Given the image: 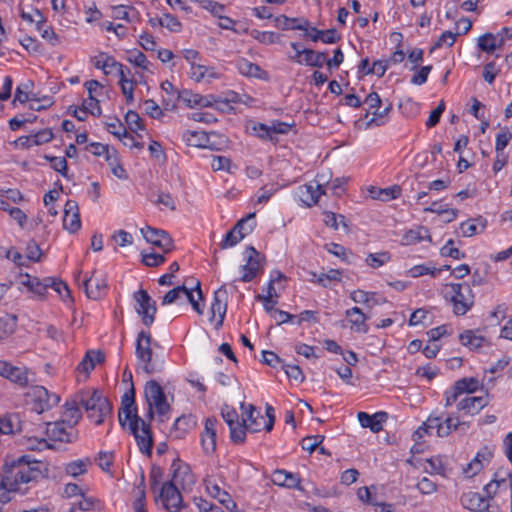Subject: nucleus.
Returning a JSON list of instances; mask_svg holds the SVG:
<instances>
[{"instance_id": "obj_47", "label": "nucleus", "mask_w": 512, "mask_h": 512, "mask_svg": "<svg viewBox=\"0 0 512 512\" xmlns=\"http://www.w3.org/2000/svg\"><path fill=\"white\" fill-rule=\"evenodd\" d=\"M512 140V131L509 127L505 126L500 129L495 137V151H502L508 146Z\"/></svg>"}, {"instance_id": "obj_39", "label": "nucleus", "mask_w": 512, "mask_h": 512, "mask_svg": "<svg viewBox=\"0 0 512 512\" xmlns=\"http://www.w3.org/2000/svg\"><path fill=\"white\" fill-rule=\"evenodd\" d=\"M312 279L311 282H315L318 285L328 288L331 285V282H340L342 278V271L339 269H330L326 273L317 274L315 272H311Z\"/></svg>"}, {"instance_id": "obj_48", "label": "nucleus", "mask_w": 512, "mask_h": 512, "mask_svg": "<svg viewBox=\"0 0 512 512\" xmlns=\"http://www.w3.org/2000/svg\"><path fill=\"white\" fill-rule=\"evenodd\" d=\"M391 259V255L387 251H383L380 253H371L366 257V263L371 268H379L389 262Z\"/></svg>"}, {"instance_id": "obj_46", "label": "nucleus", "mask_w": 512, "mask_h": 512, "mask_svg": "<svg viewBox=\"0 0 512 512\" xmlns=\"http://www.w3.org/2000/svg\"><path fill=\"white\" fill-rule=\"evenodd\" d=\"M5 378L20 386H25L28 383L27 371L22 367L11 365V369H9V372L6 374Z\"/></svg>"}, {"instance_id": "obj_15", "label": "nucleus", "mask_w": 512, "mask_h": 512, "mask_svg": "<svg viewBox=\"0 0 512 512\" xmlns=\"http://www.w3.org/2000/svg\"><path fill=\"white\" fill-rule=\"evenodd\" d=\"M227 290L225 285L221 286L214 292L213 301L210 307V321L215 322V327L219 328L223 324V320L226 314L227 303H226Z\"/></svg>"}, {"instance_id": "obj_5", "label": "nucleus", "mask_w": 512, "mask_h": 512, "mask_svg": "<svg viewBox=\"0 0 512 512\" xmlns=\"http://www.w3.org/2000/svg\"><path fill=\"white\" fill-rule=\"evenodd\" d=\"M452 295L450 304H452L453 313L457 316L465 315L474 305V294L468 283L450 284Z\"/></svg>"}, {"instance_id": "obj_64", "label": "nucleus", "mask_w": 512, "mask_h": 512, "mask_svg": "<svg viewBox=\"0 0 512 512\" xmlns=\"http://www.w3.org/2000/svg\"><path fill=\"white\" fill-rule=\"evenodd\" d=\"M45 281H48L49 288L55 290L62 298L70 297V290L65 282L51 277L45 278Z\"/></svg>"}, {"instance_id": "obj_53", "label": "nucleus", "mask_w": 512, "mask_h": 512, "mask_svg": "<svg viewBox=\"0 0 512 512\" xmlns=\"http://www.w3.org/2000/svg\"><path fill=\"white\" fill-rule=\"evenodd\" d=\"M88 464H90L89 459L73 461L66 465L65 471L67 474L77 477L86 473Z\"/></svg>"}, {"instance_id": "obj_45", "label": "nucleus", "mask_w": 512, "mask_h": 512, "mask_svg": "<svg viewBox=\"0 0 512 512\" xmlns=\"http://www.w3.org/2000/svg\"><path fill=\"white\" fill-rule=\"evenodd\" d=\"M471 27L472 22L469 18L463 17L457 20L455 23L454 32L450 31V47L456 41L457 36L466 34L470 31Z\"/></svg>"}, {"instance_id": "obj_28", "label": "nucleus", "mask_w": 512, "mask_h": 512, "mask_svg": "<svg viewBox=\"0 0 512 512\" xmlns=\"http://www.w3.org/2000/svg\"><path fill=\"white\" fill-rule=\"evenodd\" d=\"M506 36L502 34V30L494 35L493 33H485L479 36L477 40L478 48L487 54H492L496 49L503 45Z\"/></svg>"}, {"instance_id": "obj_34", "label": "nucleus", "mask_w": 512, "mask_h": 512, "mask_svg": "<svg viewBox=\"0 0 512 512\" xmlns=\"http://www.w3.org/2000/svg\"><path fill=\"white\" fill-rule=\"evenodd\" d=\"M216 136L215 133H206L204 131L186 130L182 134L183 140L189 146L193 147H210V137Z\"/></svg>"}, {"instance_id": "obj_29", "label": "nucleus", "mask_w": 512, "mask_h": 512, "mask_svg": "<svg viewBox=\"0 0 512 512\" xmlns=\"http://www.w3.org/2000/svg\"><path fill=\"white\" fill-rule=\"evenodd\" d=\"M345 316L350 323L352 331L357 333H367L369 330L366 320L368 317L358 307H353L345 312Z\"/></svg>"}, {"instance_id": "obj_33", "label": "nucleus", "mask_w": 512, "mask_h": 512, "mask_svg": "<svg viewBox=\"0 0 512 512\" xmlns=\"http://www.w3.org/2000/svg\"><path fill=\"white\" fill-rule=\"evenodd\" d=\"M236 65L238 71L244 76L254 77L261 80L269 79V74L267 71L263 70L259 65L246 60L245 58H240Z\"/></svg>"}, {"instance_id": "obj_18", "label": "nucleus", "mask_w": 512, "mask_h": 512, "mask_svg": "<svg viewBox=\"0 0 512 512\" xmlns=\"http://www.w3.org/2000/svg\"><path fill=\"white\" fill-rule=\"evenodd\" d=\"M141 232L147 242L159 247L164 253L170 252L173 249V241L166 231L148 226L142 228Z\"/></svg>"}, {"instance_id": "obj_63", "label": "nucleus", "mask_w": 512, "mask_h": 512, "mask_svg": "<svg viewBox=\"0 0 512 512\" xmlns=\"http://www.w3.org/2000/svg\"><path fill=\"white\" fill-rule=\"evenodd\" d=\"M125 121L132 131L144 130L142 119L136 111L129 110L125 115Z\"/></svg>"}, {"instance_id": "obj_32", "label": "nucleus", "mask_w": 512, "mask_h": 512, "mask_svg": "<svg viewBox=\"0 0 512 512\" xmlns=\"http://www.w3.org/2000/svg\"><path fill=\"white\" fill-rule=\"evenodd\" d=\"M271 481L273 484L286 488H297L300 487V478L297 474L287 472L286 470L277 469L273 472Z\"/></svg>"}, {"instance_id": "obj_37", "label": "nucleus", "mask_w": 512, "mask_h": 512, "mask_svg": "<svg viewBox=\"0 0 512 512\" xmlns=\"http://www.w3.org/2000/svg\"><path fill=\"white\" fill-rule=\"evenodd\" d=\"M480 387V382L475 377H464L454 384V393L453 397L456 399L463 393H467V395H471L476 392Z\"/></svg>"}, {"instance_id": "obj_1", "label": "nucleus", "mask_w": 512, "mask_h": 512, "mask_svg": "<svg viewBox=\"0 0 512 512\" xmlns=\"http://www.w3.org/2000/svg\"><path fill=\"white\" fill-rule=\"evenodd\" d=\"M41 476L38 461H31L28 455H23L10 464L6 463L3 470V484L11 490H19L21 484L36 481Z\"/></svg>"}, {"instance_id": "obj_2", "label": "nucleus", "mask_w": 512, "mask_h": 512, "mask_svg": "<svg viewBox=\"0 0 512 512\" xmlns=\"http://www.w3.org/2000/svg\"><path fill=\"white\" fill-rule=\"evenodd\" d=\"M82 394L83 407L88 418L94 421L96 425L103 424L112 413V404L108 398L104 397L98 390H82Z\"/></svg>"}, {"instance_id": "obj_50", "label": "nucleus", "mask_w": 512, "mask_h": 512, "mask_svg": "<svg viewBox=\"0 0 512 512\" xmlns=\"http://www.w3.org/2000/svg\"><path fill=\"white\" fill-rule=\"evenodd\" d=\"M44 159L47 160L51 167L63 177L68 178V165L65 157H56L50 155H44Z\"/></svg>"}, {"instance_id": "obj_38", "label": "nucleus", "mask_w": 512, "mask_h": 512, "mask_svg": "<svg viewBox=\"0 0 512 512\" xmlns=\"http://www.w3.org/2000/svg\"><path fill=\"white\" fill-rule=\"evenodd\" d=\"M104 354L101 351H88L82 361L77 366L78 372H84L87 377L89 373L95 368V364L104 361Z\"/></svg>"}, {"instance_id": "obj_30", "label": "nucleus", "mask_w": 512, "mask_h": 512, "mask_svg": "<svg viewBox=\"0 0 512 512\" xmlns=\"http://www.w3.org/2000/svg\"><path fill=\"white\" fill-rule=\"evenodd\" d=\"M196 426V420L191 415H182L178 417L170 431V437L183 439L190 430Z\"/></svg>"}, {"instance_id": "obj_52", "label": "nucleus", "mask_w": 512, "mask_h": 512, "mask_svg": "<svg viewBox=\"0 0 512 512\" xmlns=\"http://www.w3.org/2000/svg\"><path fill=\"white\" fill-rule=\"evenodd\" d=\"M375 293L366 292L364 290H355L351 292L350 298L355 303H362L368 306H373L377 304V301L374 299Z\"/></svg>"}, {"instance_id": "obj_27", "label": "nucleus", "mask_w": 512, "mask_h": 512, "mask_svg": "<svg viewBox=\"0 0 512 512\" xmlns=\"http://www.w3.org/2000/svg\"><path fill=\"white\" fill-rule=\"evenodd\" d=\"M84 287L86 295L90 299L96 300L105 294L107 290V283L105 278L93 273L90 278L84 280Z\"/></svg>"}, {"instance_id": "obj_26", "label": "nucleus", "mask_w": 512, "mask_h": 512, "mask_svg": "<svg viewBox=\"0 0 512 512\" xmlns=\"http://www.w3.org/2000/svg\"><path fill=\"white\" fill-rule=\"evenodd\" d=\"M324 184L317 181L316 185L305 184L299 188V196L301 201L308 207L315 205L320 196L325 193Z\"/></svg>"}, {"instance_id": "obj_58", "label": "nucleus", "mask_w": 512, "mask_h": 512, "mask_svg": "<svg viewBox=\"0 0 512 512\" xmlns=\"http://www.w3.org/2000/svg\"><path fill=\"white\" fill-rule=\"evenodd\" d=\"M201 8L209 11L215 17H221V14L224 12V5L213 1V0H200L197 1Z\"/></svg>"}, {"instance_id": "obj_10", "label": "nucleus", "mask_w": 512, "mask_h": 512, "mask_svg": "<svg viewBox=\"0 0 512 512\" xmlns=\"http://www.w3.org/2000/svg\"><path fill=\"white\" fill-rule=\"evenodd\" d=\"M492 458V450L487 446L482 447L473 459L462 468V474L466 478H473L490 464Z\"/></svg>"}, {"instance_id": "obj_3", "label": "nucleus", "mask_w": 512, "mask_h": 512, "mask_svg": "<svg viewBox=\"0 0 512 512\" xmlns=\"http://www.w3.org/2000/svg\"><path fill=\"white\" fill-rule=\"evenodd\" d=\"M152 337L146 331H140L136 339L135 354L138 364L146 374L161 372L164 369V360L157 357L153 359Z\"/></svg>"}, {"instance_id": "obj_57", "label": "nucleus", "mask_w": 512, "mask_h": 512, "mask_svg": "<svg viewBox=\"0 0 512 512\" xmlns=\"http://www.w3.org/2000/svg\"><path fill=\"white\" fill-rule=\"evenodd\" d=\"M63 227L70 233H75L81 228L80 214H67L63 217Z\"/></svg>"}, {"instance_id": "obj_31", "label": "nucleus", "mask_w": 512, "mask_h": 512, "mask_svg": "<svg viewBox=\"0 0 512 512\" xmlns=\"http://www.w3.org/2000/svg\"><path fill=\"white\" fill-rule=\"evenodd\" d=\"M459 341L469 350H478L487 342L486 338L477 329L464 330L459 334Z\"/></svg>"}, {"instance_id": "obj_6", "label": "nucleus", "mask_w": 512, "mask_h": 512, "mask_svg": "<svg viewBox=\"0 0 512 512\" xmlns=\"http://www.w3.org/2000/svg\"><path fill=\"white\" fill-rule=\"evenodd\" d=\"M433 432L438 437H445L448 435V417L443 418L442 416L430 415L428 419L413 433V440L415 445L412 447V451L419 453L421 451L419 447V441L424 437L425 434L432 435Z\"/></svg>"}, {"instance_id": "obj_19", "label": "nucleus", "mask_w": 512, "mask_h": 512, "mask_svg": "<svg viewBox=\"0 0 512 512\" xmlns=\"http://www.w3.org/2000/svg\"><path fill=\"white\" fill-rule=\"evenodd\" d=\"M488 403L489 401L486 395H467L458 402L457 409L464 415L473 416L478 414L484 407L488 405Z\"/></svg>"}, {"instance_id": "obj_4", "label": "nucleus", "mask_w": 512, "mask_h": 512, "mask_svg": "<svg viewBox=\"0 0 512 512\" xmlns=\"http://www.w3.org/2000/svg\"><path fill=\"white\" fill-rule=\"evenodd\" d=\"M144 394L149 406V416L153 417V409H155L161 421H163V417L170 411V405L167 402L163 388L156 380H150L145 385Z\"/></svg>"}, {"instance_id": "obj_55", "label": "nucleus", "mask_w": 512, "mask_h": 512, "mask_svg": "<svg viewBox=\"0 0 512 512\" xmlns=\"http://www.w3.org/2000/svg\"><path fill=\"white\" fill-rule=\"evenodd\" d=\"M177 100L184 102L187 107L193 108L198 106L200 94L193 93L190 90H183L177 94Z\"/></svg>"}, {"instance_id": "obj_51", "label": "nucleus", "mask_w": 512, "mask_h": 512, "mask_svg": "<svg viewBox=\"0 0 512 512\" xmlns=\"http://www.w3.org/2000/svg\"><path fill=\"white\" fill-rule=\"evenodd\" d=\"M427 232L428 231L422 227L409 230L404 234L403 242L406 245H412L421 242L423 239L427 237Z\"/></svg>"}, {"instance_id": "obj_24", "label": "nucleus", "mask_w": 512, "mask_h": 512, "mask_svg": "<svg viewBox=\"0 0 512 512\" xmlns=\"http://www.w3.org/2000/svg\"><path fill=\"white\" fill-rule=\"evenodd\" d=\"M357 418L363 428H369L373 433L383 429V423L387 420L388 414L384 411L369 415L366 412H359Z\"/></svg>"}, {"instance_id": "obj_16", "label": "nucleus", "mask_w": 512, "mask_h": 512, "mask_svg": "<svg viewBox=\"0 0 512 512\" xmlns=\"http://www.w3.org/2000/svg\"><path fill=\"white\" fill-rule=\"evenodd\" d=\"M83 406V394L82 390L74 394L64 404L63 420L68 426L75 427L79 420L82 418V412L80 407Z\"/></svg>"}, {"instance_id": "obj_44", "label": "nucleus", "mask_w": 512, "mask_h": 512, "mask_svg": "<svg viewBox=\"0 0 512 512\" xmlns=\"http://www.w3.org/2000/svg\"><path fill=\"white\" fill-rule=\"evenodd\" d=\"M206 76L208 77H216V73L213 68H210L205 65L193 63L190 69V77L196 82L202 81Z\"/></svg>"}, {"instance_id": "obj_9", "label": "nucleus", "mask_w": 512, "mask_h": 512, "mask_svg": "<svg viewBox=\"0 0 512 512\" xmlns=\"http://www.w3.org/2000/svg\"><path fill=\"white\" fill-rule=\"evenodd\" d=\"M460 502L465 509L472 512H502L496 502L489 501V499H486L478 492L469 491L463 493Z\"/></svg>"}, {"instance_id": "obj_11", "label": "nucleus", "mask_w": 512, "mask_h": 512, "mask_svg": "<svg viewBox=\"0 0 512 512\" xmlns=\"http://www.w3.org/2000/svg\"><path fill=\"white\" fill-rule=\"evenodd\" d=\"M160 498L164 507L173 512H179L183 506L182 495L173 480L162 484L160 489Z\"/></svg>"}, {"instance_id": "obj_8", "label": "nucleus", "mask_w": 512, "mask_h": 512, "mask_svg": "<svg viewBox=\"0 0 512 512\" xmlns=\"http://www.w3.org/2000/svg\"><path fill=\"white\" fill-rule=\"evenodd\" d=\"M129 429L136 439L139 450L143 454L151 456L153 438L150 431V425L145 423V421L135 414L134 419L129 424Z\"/></svg>"}, {"instance_id": "obj_7", "label": "nucleus", "mask_w": 512, "mask_h": 512, "mask_svg": "<svg viewBox=\"0 0 512 512\" xmlns=\"http://www.w3.org/2000/svg\"><path fill=\"white\" fill-rule=\"evenodd\" d=\"M136 302L135 311L140 316L142 323L150 327L155 321L157 312L156 302L150 297L148 292L140 289L133 294Z\"/></svg>"}, {"instance_id": "obj_14", "label": "nucleus", "mask_w": 512, "mask_h": 512, "mask_svg": "<svg viewBox=\"0 0 512 512\" xmlns=\"http://www.w3.org/2000/svg\"><path fill=\"white\" fill-rule=\"evenodd\" d=\"M254 217L255 213H250L245 218L240 219L225 235L224 239L220 243L221 249L235 246L245 237L246 234L251 232L253 230V226H249V229H245V224Z\"/></svg>"}, {"instance_id": "obj_22", "label": "nucleus", "mask_w": 512, "mask_h": 512, "mask_svg": "<svg viewBox=\"0 0 512 512\" xmlns=\"http://www.w3.org/2000/svg\"><path fill=\"white\" fill-rule=\"evenodd\" d=\"M487 224L488 221L483 216L470 218L460 223L457 234L463 237H472L483 233L487 227Z\"/></svg>"}, {"instance_id": "obj_42", "label": "nucleus", "mask_w": 512, "mask_h": 512, "mask_svg": "<svg viewBox=\"0 0 512 512\" xmlns=\"http://www.w3.org/2000/svg\"><path fill=\"white\" fill-rule=\"evenodd\" d=\"M17 320L18 318L15 314H6L0 317V340L14 332Z\"/></svg>"}, {"instance_id": "obj_35", "label": "nucleus", "mask_w": 512, "mask_h": 512, "mask_svg": "<svg viewBox=\"0 0 512 512\" xmlns=\"http://www.w3.org/2000/svg\"><path fill=\"white\" fill-rule=\"evenodd\" d=\"M275 26L282 30H303L307 31L309 28V21L305 18H290L285 15L277 16L275 19Z\"/></svg>"}, {"instance_id": "obj_13", "label": "nucleus", "mask_w": 512, "mask_h": 512, "mask_svg": "<svg viewBox=\"0 0 512 512\" xmlns=\"http://www.w3.org/2000/svg\"><path fill=\"white\" fill-rule=\"evenodd\" d=\"M60 401V396L50 393L45 387L37 386L33 390L32 410L37 414H41L55 407Z\"/></svg>"}, {"instance_id": "obj_40", "label": "nucleus", "mask_w": 512, "mask_h": 512, "mask_svg": "<svg viewBox=\"0 0 512 512\" xmlns=\"http://www.w3.org/2000/svg\"><path fill=\"white\" fill-rule=\"evenodd\" d=\"M245 414L247 416L245 420L246 429H248V432H259L262 429V426H265L264 417L259 412H256V409L253 405L248 406V411H245Z\"/></svg>"}, {"instance_id": "obj_12", "label": "nucleus", "mask_w": 512, "mask_h": 512, "mask_svg": "<svg viewBox=\"0 0 512 512\" xmlns=\"http://www.w3.org/2000/svg\"><path fill=\"white\" fill-rule=\"evenodd\" d=\"M65 421H56L53 423H46L45 434L47 438L51 441H60L71 443L77 438V431L68 426Z\"/></svg>"}, {"instance_id": "obj_25", "label": "nucleus", "mask_w": 512, "mask_h": 512, "mask_svg": "<svg viewBox=\"0 0 512 512\" xmlns=\"http://www.w3.org/2000/svg\"><path fill=\"white\" fill-rule=\"evenodd\" d=\"M26 430L24 422L18 413H11L0 418V434H14Z\"/></svg>"}, {"instance_id": "obj_59", "label": "nucleus", "mask_w": 512, "mask_h": 512, "mask_svg": "<svg viewBox=\"0 0 512 512\" xmlns=\"http://www.w3.org/2000/svg\"><path fill=\"white\" fill-rule=\"evenodd\" d=\"M160 26L169 29L170 31L177 32L181 29L180 21L172 14H164L163 17L157 20Z\"/></svg>"}, {"instance_id": "obj_17", "label": "nucleus", "mask_w": 512, "mask_h": 512, "mask_svg": "<svg viewBox=\"0 0 512 512\" xmlns=\"http://www.w3.org/2000/svg\"><path fill=\"white\" fill-rule=\"evenodd\" d=\"M247 262L241 267L242 276L240 281L249 282L253 280L262 269L259 252L253 247L249 246L246 249Z\"/></svg>"}, {"instance_id": "obj_21", "label": "nucleus", "mask_w": 512, "mask_h": 512, "mask_svg": "<svg viewBox=\"0 0 512 512\" xmlns=\"http://www.w3.org/2000/svg\"><path fill=\"white\" fill-rule=\"evenodd\" d=\"M135 404V390L132 386L130 391L125 393L122 397V406L118 413V419L120 425L124 428L126 426V422L129 421V424L134 419V415L137 414Z\"/></svg>"}, {"instance_id": "obj_43", "label": "nucleus", "mask_w": 512, "mask_h": 512, "mask_svg": "<svg viewBox=\"0 0 512 512\" xmlns=\"http://www.w3.org/2000/svg\"><path fill=\"white\" fill-rule=\"evenodd\" d=\"M184 295H187V287L184 285L177 286L171 290H169L162 298V305H170L173 303H178L181 300H184Z\"/></svg>"}, {"instance_id": "obj_23", "label": "nucleus", "mask_w": 512, "mask_h": 512, "mask_svg": "<svg viewBox=\"0 0 512 512\" xmlns=\"http://www.w3.org/2000/svg\"><path fill=\"white\" fill-rule=\"evenodd\" d=\"M216 424L217 419L207 418L205 420L204 431L201 435V445L206 454H211L216 450Z\"/></svg>"}, {"instance_id": "obj_54", "label": "nucleus", "mask_w": 512, "mask_h": 512, "mask_svg": "<svg viewBox=\"0 0 512 512\" xmlns=\"http://www.w3.org/2000/svg\"><path fill=\"white\" fill-rule=\"evenodd\" d=\"M85 87L89 93L90 104L92 105V103H94L97 108V113L91 110V114L94 116H100L101 108L99 101L93 96V94L101 87L100 83L97 80H89L85 83Z\"/></svg>"}, {"instance_id": "obj_60", "label": "nucleus", "mask_w": 512, "mask_h": 512, "mask_svg": "<svg viewBox=\"0 0 512 512\" xmlns=\"http://www.w3.org/2000/svg\"><path fill=\"white\" fill-rule=\"evenodd\" d=\"M324 439L325 437L323 435L307 436L302 439L301 447L303 450H307L312 453L319 447Z\"/></svg>"}, {"instance_id": "obj_49", "label": "nucleus", "mask_w": 512, "mask_h": 512, "mask_svg": "<svg viewBox=\"0 0 512 512\" xmlns=\"http://www.w3.org/2000/svg\"><path fill=\"white\" fill-rule=\"evenodd\" d=\"M230 430V438L232 442L236 444H242L245 441L246 432V420L243 419L242 422H238L236 425L229 428Z\"/></svg>"}, {"instance_id": "obj_20", "label": "nucleus", "mask_w": 512, "mask_h": 512, "mask_svg": "<svg viewBox=\"0 0 512 512\" xmlns=\"http://www.w3.org/2000/svg\"><path fill=\"white\" fill-rule=\"evenodd\" d=\"M172 479L175 484H181L182 488L192 486L195 483V477L192 474L190 467L184 464L180 459H175L171 465Z\"/></svg>"}, {"instance_id": "obj_62", "label": "nucleus", "mask_w": 512, "mask_h": 512, "mask_svg": "<svg viewBox=\"0 0 512 512\" xmlns=\"http://www.w3.org/2000/svg\"><path fill=\"white\" fill-rule=\"evenodd\" d=\"M326 247L329 253L340 258L348 264L351 263L350 259L348 258V255L351 254V251L347 250L344 246L337 243H330Z\"/></svg>"}, {"instance_id": "obj_36", "label": "nucleus", "mask_w": 512, "mask_h": 512, "mask_svg": "<svg viewBox=\"0 0 512 512\" xmlns=\"http://www.w3.org/2000/svg\"><path fill=\"white\" fill-rule=\"evenodd\" d=\"M368 192L372 199L387 202L397 199L400 196L401 187L399 185H393L387 188L371 187Z\"/></svg>"}, {"instance_id": "obj_56", "label": "nucleus", "mask_w": 512, "mask_h": 512, "mask_svg": "<svg viewBox=\"0 0 512 512\" xmlns=\"http://www.w3.org/2000/svg\"><path fill=\"white\" fill-rule=\"evenodd\" d=\"M253 37L263 44H275L280 41V35L270 31H257L252 32Z\"/></svg>"}, {"instance_id": "obj_41", "label": "nucleus", "mask_w": 512, "mask_h": 512, "mask_svg": "<svg viewBox=\"0 0 512 512\" xmlns=\"http://www.w3.org/2000/svg\"><path fill=\"white\" fill-rule=\"evenodd\" d=\"M304 62L307 66L321 68L326 64V52H316L312 49L303 48Z\"/></svg>"}, {"instance_id": "obj_61", "label": "nucleus", "mask_w": 512, "mask_h": 512, "mask_svg": "<svg viewBox=\"0 0 512 512\" xmlns=\"http://www.w3.org/2000/svg\"><path fill=\"white\" fill-rule=\"evenodd\" d=\"M278 190L277 184L264 185L259 189V195L257 196L256 203L263 204L269 201L272 195Z\"/></svg>"}]
</instances>
